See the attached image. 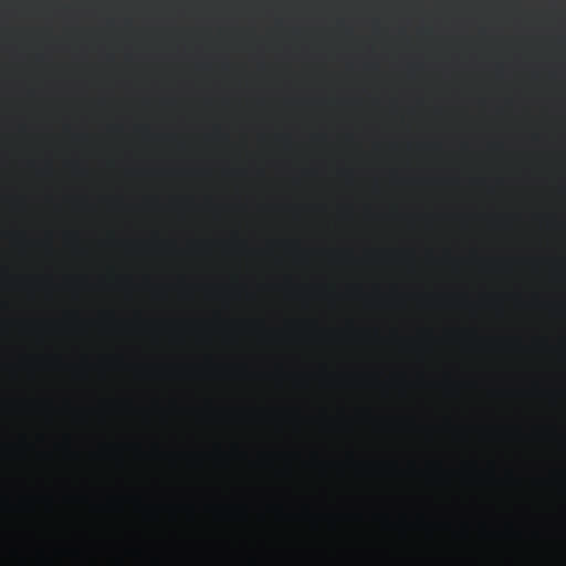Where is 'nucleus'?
Wrapping results in <instances>:
<instances>
[{"mask_svg": "<svg viewBox=\"0 0 566 566\" xmlns=\"http://www.w3.org/2000/svg\"><path fill=\"white\" fill-rule=\"evenodd\" d=\"M0 566H29V564L24 563V562H20L18 564H6V563H0Z\"/></svg>", "mask_w": 566, "mask_h": 566, "instance_id": "nucleus-1", "label": "nucleus"}, {"mask_svg": "<svg viewBox=\"0 0 566 566\" xmlns=\"http://www.w3.org/2000/svg\"><path fill=\"white\" fill-rule=\"evenodd\" d=\"M251 566H260V565H258V564L253 563V564H251Z\"/></svg>", "mask_w": 566, "mask_h": 566, "instance_id": "nucleus-2", "label": "nucleus"}]
</instances>
